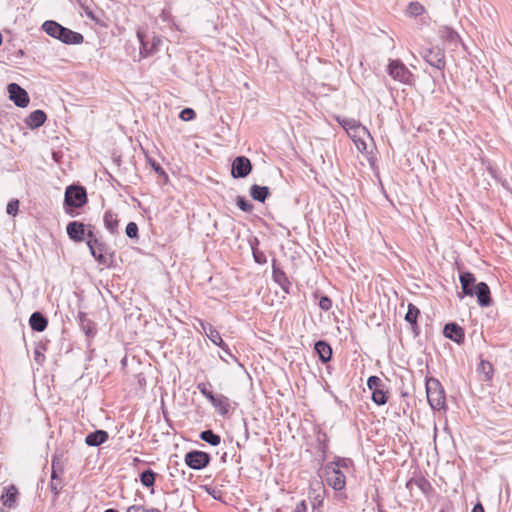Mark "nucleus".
Returning a JSON list of instances; mask_svg holds the SVG:
<instances>
[{"instance_id":"nucleus-25","label":"nucleus","mask_w":512,"mask_h":512,"mask_svg":"<svg viewBox=\"0 0 512 512\" xmlns=\"http://www.w3.org/2000/svg\"><path fill=\"white\" fill-rule=\"evenodd\" d=\"M210 403L214 406V408L221 414L225 415L229 411V399L224 395H214L213 398L209 400Z\"/></svg>"},{"instance_id":"nucleus-26","label":"nucleus","mask_w":512,"mask_h":512,"mask_svg":"<svg viewBox=\"0 0 512 512\" xmlns=\"http://www.w3.org/2000/svg\"><path fill=\"white\" fill-rule=\"evenodd\" d=\"M250 196L258 202L264 203L265 200L268 198L270 191L267 186H259L257 184H253L250 187Z\"/></svg>"},{"instance_id":"nucleus-17","label":"nucleus","mask_w":512,"mask_h":512,"mask_svg":"<svg viewBox=\"0 0 512 512\" xmlns=\"http://www.w3.org/2000/svg\"><path fill=\"white\" fill-rule=\"evenodd\" d=\"M18 490L14 485L5 488L4 493L1 495L0 500L3 506L13 508L17 503Z\"/></svg>"},{"instance_id":"nucleus-49","label":"nucleus","mask_w":512,"mask_h":512,"mask_svg":"<svg viewBox=\"0 0 512 512\" xmlns=\"http://www.w3.org/2000/svg\"><path fill=\"white\" fill-rule=\"evenodd\" d=\"M322 501H323V497L320 495V494H317L314 498H313V501H312V506L313 508H317L318 506H320L322 504Z\"/></svg>"},{"instance_id":"nucleus-48","label":"nucleus","mask_w":512,"mask_h":512,"mask_svg":"<svg viewBox=\"0 0 512 512\" xmlns=\"http://www.w3.org/2000/svg\"><path fill=\"white\" fill-rule=\"evenodd\" d=\"M416 484L424 493H426L427 488L430 487L429 482L424 478L417 480Z\"/></svg>"},{"instance_id":"nucleus-19","label":"nucleus","mask_w":512,"mask_h":512,"mask_svg":"<svg viewBox=\"0 0 512 512\" xmlns=\"http://www.w3.org/2000/svg\"><path fill=\"white\" fill-rule=\"evenodd\" d=\"M29 324L33 331L42 332L46 329L48 320L41 312H34L30 316Z\"/></svg>"},{"instance_id":"nucleus-52","label":"nucleus","mask_w":512,"mask_h":512,"mask_svg":"<svg viewBox=\"0 0 512 512\" xmlns=\"http://www.w3.org/2000/svg\"><path fill=\"white\" fill-rule=\"evenodd\" d=\"M85 14L88 18H90L92 20L95 19L93 12L88 7L85 8Z\"/></svg>"},{"instance_id":"nucleus-55","label":"nucleus","mask_w":512,"mask_h":512,"mask_svg":"<svg viewBox=\"0 0 512 512\" xmlns=\"http://www.w3.org/2000/svg\"><path fill=\"white\" fill-rule=\"evenodd\" d=\"M148 512H160L158 509H149Z\"/></svg>"},{"instance_id":"nucleus-4","label":"nucleus","mask_w":512,"mask_h":512,"mask_svg":"<svg viewBox=\"0 0 512 512\" xmlns=\"http://www.w3.org/2000/svg\"><path fill=\"white\" fill-rule=\"evenodd\" d=\"M336 121L343 127L349 137L369 136L368 129L354 118L337 116Z\"/></svg>"},{"instance_id":"nucleus-20","label":"nucleus","mask_w":512,"mask_h":512,"mask_svg":"<svg viewBox=\"0 0 512 512\" xmlns=\"http://www.w3.org/2000/svg\"><path fill=\"white\" fill-rule=\"evenodd\" d=\"M108 433L105 430H96L89 433L85 438V443L91 447H97L108 439Z\"/></svg>"},{"instance_id":"nucleus-45","label":"nucleus","mask_w":512,"mask_h":512,"mask_svg":"<svg viewBox=\"0 0 512 512\" xmlns=\"http://www.w3.org/2000/svg\"><path fill=\"white\" fill-rule=\"evenodd\" d=\"M61 488H62V486H61V479L60 478H58L57 480H52L51 479L50 489L54 493L55 496H57L59 494Z\"/></svg>"},{"instance_id":"nucleus-46","label":"nucleus","mask_w":512,"mask_h":512,"mask_svg":"<svg viewBox=\"0 0 512 512\" xmlns=\"http://www.w3.org/2000/svg\"><path fill=\"white\" fill-rule=\"evenodd\" d=\"M253 257H254L255 262L258 263V264L266 263V257H265V255L262 252L254 250L253 251Z\"/></svg>"},{"instance_id":"nucleus-14","label":"nucleus","mask_w":512,"mask_h":512,"mask_svg":"<svg viewBox=\"0 0 512 512\" xmlns=\"http://www.w3.org/2000/svg\"><path fill=\"white\" fill-rule=\"evenodd\" d=\"M474 296L477 297L478 304L481 307H487L491 304L490 288L485 282L475 285Z\"/></svg>"},{"instance_id":"nucleus-53","label":"nucleus","mask_w":512,"mask_h":512,"mask_svg":"<svg viewBox=\"0 0 512 512\" xmlns=\"http://www.w3.org/2000/svg\"><path fill=\"white\" fill-rule=\"evenodd\" d=\"M161 17L163 18V20H167L168 19V14L166 11H163L162 14H161Z\"/></svg>"},{"instance_id":"nucleus-37","label":"nucleus","mask_w":512,"mask_h":512,"mask_svg":"<svg viewBox=\"0 0 512 512\" xmlns=\"http://www.w3.org/2000/svg\"><path fill=\"white\" fill-rule=\"evenodd\" d=\"M63 473V467L60 464L56 458H53L52 460V472H51V478L52 480H57L60 478V475Z\"/></svg>"},{"instance_id":"nucleus-41","label":"nucleus","mask_w":512,"mask_h":512,"mask_svg":"<svg viewBox=\"0 0 512 512\" xmlns=\"http://www.w3.org/2000/svg\"><path fill=\"white\" fill-rule=\"evenodd\" d=\"M198 389L200 391V393L208 400L212 399L213 398V393L207 388V384L205 383H199L198 384Z\"/></svg>"},{"instance_id":"nucleus-30","label":"nucleus","mask_w":512,"mask_h":512,"mask_svg":"<svg viewBox=\"0 0 512 512\" xmlns=\"http://www.w3.org/2000/svg\"><path fill=\"white\" fill-rule=\"evenodd\" d=\"M419 314H420L419 309L414 304L410 303L408 305V310L405 315V320L414 326L417 324V318H418Z\"/></svg>"},{"instance_id":"nucleus-24","label":"nucleus","mask_w":512,"mask_h":512,"mask_svg":"<svg viewBox=\"0 0 512 512\" xmlns=\"http://www.w3.org/2000/svg\"><path fill=\"white\" fill-rule=\"evenodd\" d=\"M77 319L79 322V326L81 330L85 333L87 337H93L94 332V323L87 317L86 313L79 312L77 315Z\"/></svg>"},{"instance_id":"nucleus-27","label":"nucleus","mask_w":512,"mask_h":512,"mask_svg":"<svg viewBox=\"0 0 512 512\" xmlns=\"http://www.w3.org/2000/svg\"><path fill=\"white\" fill-rule=\"evenodd\" d=\"M104 225L106 229L115 234L118 231V219L117 215L112 211H106L103 217Z\"/></svg>"},{"instance_id":"nucleus-38","label":"nucleus","mask_w":512,"mask_h":512,"mask_svg":"<svg viewBox=\"0 0 512 512\" xmlns=\"http://www.w3.org/2000/svg\"><path fill=\"white\" fill-rule=\"evenodd\" d=\"M125 233L127 237L134 239L138 238V226L135 222H129L126 226Z\"/></svg>"},{"instance_id":"nucleus-42","label":"nucleus","mask_w":512,"mask_h":512,"mask_svg":"<svg viewBox=\"0 0 512 512\" xmlns=\"http://www.w3.org/2000/svg\"><path fill=\"white\" fill-rule=\"evenodd\" d=\"M353 142L355 143L357 149L360 151V152H363L366 150V142L364 141V136H360V137H350Z\"/></svg>"},{"instance_id":"nucleus-8","label":"nucleus","mask_w":512,"mask_h":512,"mask_svg":"<svg viewBox=\"0 0 512 512\" xmlns=\"http://www.w3.org/2000/svg\"><path fill=\"white\" fill-rule=\"evenodd\" d=\"M326 481L334 490L345 487V475L337 468V464H328L325 468Z\"/></svg>"},{"instance_id":"nucleus-6","label":"nucleus","mask_w":512,"mask_h":512,"mask_svg":"<svg viewBox=\"0 0 512 512\" xmlns=\"http://www.w3.org/2000/svg\"><path fill=\"white\" fill-rule=\"evenodd\" d=\"M210 455L203 451L193 450L185 455L186 465L193 470H201L209 465Z\"/></svg>"},{"instance_id":"nucleus-28","label":"nucleus","mask_w":512,"mask_h":512,"mask_svg":"<svg viewBox=\"0 0 512 512\" xmlns=\"http://www.w3.org/2000/svg\"><path fill=\"white\" fill-rule=\"evenodd\" d=\"M439 34L441 38L446 40L447 42L451 44H456L459 40V36L456 31H454L452 28L443 26L439 29Z\"/></svg>"},{"instance_id":"nucleus-36","label":"nucleus","mask_w":512,"mask_h":512,"mask_svg":"<svg viewBox=\"0 0 512 512\" xmlns=\"http://www.w3.org/2000/svg\"><path fill=\"white\" fill-rule=\"evenodd\" d=\"M367 386L371 391L384 388L382 380L377 376H370L367 380Z\"/></svg>"},{"instance_id":"nucleus-43","label":"nucleus","mask_w":512,"mask_h":512,"mask_svg":"<svg viewBox=\"0 0 512 512\" xmlns=\"http://www.w3.org/2000/svg\"><path fill=\"white\" fill-rule=\"evenodd\" d=\"M180 117L185 121L191 120L195 117V112L191 108H185L181 111Z\"/></svg>"},{"instance_id":"nucleus-40","label":"nucleus","mask_w":512,"mask_h":512,"mask_svg":"<svg viewBox=\"0 0 512 512\" xmlns=\"http://www.w3.org/2000/svg\"><path fill=\"white\" fill-rule=\"evenodd\" d=\"M319 307L324 311H329L332 307V300L328 296H322L319 300Z\"/></svg>"},{"instance_id":"nucleus-1","label":"nucleus","mask_w":512,"mask_h":512,"mask_svg":"<svg viewBox=\"0 0 512 512\" xmlns=\"http://www.w3.org/2000/svg\"><path fill=\"white\" fill-rule=\"evenodd\" d=\"M42 29L51 37L60 40L64 44H81L84 41L82 34L74 32L56 21L47 20L42 24Z\"/></svg>"},{"instance_id":"nucleus-23","label":"nucleus","mask_w":512,"mask_h":512,"mask_svg":"<svg viewBox=\"0 0 512 512\" xmlns=\"http://www.w3.org/2000/svg\"><path fill=\"white\" fill-rule=\"evenodd\" d=\"M315 351L317 352L320 360L323 362V363H327L328 361L331 360L332 358V349L330 347V345L325 342V341H317L315 343Z\"/></svg>"},{"instance_id":"nucleus-34","label":"nucleus","mask_w":512,"mask_h":512,"mask_svg":"<svg viewBox=\"0 0 512 512\" xmlns=\"http://www.w3.org/2000/svg\"><path fill=\"white\" fill-rule=\"evenodd\" d=\"M85 229V238H87L86 244L89 249H92L94 245L97 243L98 238L94 234L93 227L91 225L86 226Z\"/></svg>"},{"instance_id":"nucleus-3","label":"nucleus","mask_w":512,"mask_h":512,"mask_svg":"<svg viewBox=\"0 0 512 512\" xmlns=\"http://www.w3.org/2000/svg\"><path fill=\"white\" fill-rule=\"evenodd\" d=\"M87 202L85 188L77 185H70L66 188L64 204L71 208H80Z\"/></svg>"},{"instance_id":"nucleus-5","label":"nucleus","mask_w":512,"mask_h":512,"mask_svg":"<svg viewBox=\"0 0 512 512\" xmlns=\"http://www.w3.org/2000/svg\"><path fill=\"white\" fill-rule=\"evenodd\" d=\"M388 74L396 81L404 84H409L412 73L400 60H391L388 64Z\"/></svg>"},{"instance_id":"nucleus-32","label":"nucleus","mask_w":512,"mask_h":512,"mask_svg":"<svg viewBox=\"0 0 512 512\" xmlns=\"http://www.w3.org/2000/svg\"><path fill=\"white\" fill-rule=\"evenodd\" d=\"M424 6L419 2H410L407 7V14L409 16H419L424 13Z\"/></svg>"},{"instance_id":"nucleus-33","label":"nucleus","mask_w":512,"mask_h":512,"mask_svg":"<svg viewBox=\"0 0 512 512\" xmlns=\"http://www.w3.org/2000/svg\"><path fill=\"white\" fill-rule=\"evenodd\" d=\"M372 401L377 405H384L387 402V395L383 388L372 391Z\"/></svg>"},{"instance_id":"nucleus-56","label":"nucleus","mask_w":512,"mask_h":512,"mask_svg":"<svg viewBox=\"0 0 512 512\" xmlns=\"http://www.w3.org/2000/svg\"><path fill=\"white\" fill-rule=\"evenodd\" d=\"M66 213L70 214L71 216H73L72 212H70L69 210H66Z\"/></svg>"},{"instance_id":"nucleus-22","label":"nucleus","mask_w":512,"mask_h":512,"mask_svg":"<svg viewBox=\"0 0 512 512\" xmlns=\"http://www.w3.org/2000/svg\"><path fill=\"white\" fill-rule=\"evenodd\" d=\"M46 114L42 110H35L29 114L26 119V124L31 129H36L42 126L46 121Z\"/></svg>"},{"instance_id":"nucleus-16","label":"nucleus","mask_w":512,"mask_h":512,"mask_svg":"<svg viewBox=\"0 0 512 512\" xmlns=\"http://www.w3.org/2000/svg\"><path fill=\"white\" fill-rule=\"evenodd\" d=\"M462 291L465 295L474 296L476 278L470 272H464L460 275Z\"/></svg>"},{"instance_id":"nucleus-35","label":"nucleus","mask_w":512,"mask_h":512,"mask_svg":"<svg viewBox=\"0 0 512 512\" xmlns=\"http://www.w3.org/2000/svg\"><path fill=\"white\" fill-rule=\"evenodd\" d=\"M236 204L244 212H251L254 208L253 204L243 196L236 197Z\"/></svg>"},{"instance_id":"nucleus-15","label":"nucleus","mask_w":512,"mask_h":512,"mask_svg":"<svg viewBox=\"0 0 512 512\" xmlns=\"http://www.w3.org/2000/svg\"><path fill=\"white\" fill-rule=\"evenodd\" d=\"M444 336L451 339L452 341L460 344L464 341V330L461 326L456 323H448L443 329Z\"/></svg>"},{"instance_id":"nucleus-54","label":"nucleus","mask_w":512,"mask_h":512,"mask_svg":"<svg viewBox=\"0 0 512 512\" xmlns=\"http://www.w3.org/2000/svg\"><path fill=\"white\" fill-rule=\"evenodd\" d=\"M104 512H118V511H117V510H115V509H107V510H105Z\"/></svg>"},{"instance_id":"nucleus-11","label":"nucleus","mask_w":512,"mask_h":512,"mask_svg":"<svg viewBox=\"0 0 512 512\" xmlns=\"http://www.w3.org/2000/svg\"><path fill=\"white\" fill-rule=\"evenodd\" d=\"M423 58L431 66L441 70L445 67V53L444 50L436 47L429 48L423 52Z\"/></svg>"},{"instance_id":"nucleus-10","label":"nucleus","mask_w":512,"mask_h":512,"mask_svg":"<svg viewBox=\"0 0 512 512\" xmlns=\"http://www.w3.org/2000/svg\"><path fill=\"white\" fill-rule=\"evenodd\" d=\"M9 98L14 104L20 108H25L29 104V96L25 89L17 83H10L8 85Z\"/></svg>"},{"instance_id":"nucleus-9","label":"nucleus","mask_w":512,"mask_h":512,"mask_svg":"<svg viewBox=\"0 0 512 512\" xmlns=\"http://www.w3.org/2000/svg\"><path fill=\"white\" fill-rule=\"evenodd\" d=\"M252 170L251 161L245 156H237L231 165V175L233 178H245Z\"/></svg>"},{"instance_id":"nucleus-21","label":"nucleus","mask_w":512,"mask_h":512,"mask_svg":"<svg viewBox=\"0 0 512 512\" xmlns=\"http://www.w3.org/2000/svg\"><path fill=\"white\" fill-rule=\"evenodd\" d=\"M89 251L99 264H107V257L105 256L107 253V245L104 242L98 239L97 243L92 249H89Z\"/></svg>"},{"instance_id":"nucleus-29","label":"nucleus","mask_w":512,"mask_h":512,"mask_svg":"<svg viewBox=\"0 0 512 512\" xmlns=\"http://www.w3.org/2000/svg\"><path fill=\"white\" fill-rule=\"evenodd\" d=\"M200 439L207 442L212 446H217L221 442L219 435L215 434L212 430H204L200 433Z\"/></svg>"},{"instance_id":"nucleus-39","label":"nucleus","mask_w":512,"mask_h":512,"mask_svg":"<svg viewBox=\"0 0 512 512\" xmlns=\"http://www.w3.org/2000/svg\"><path fill=\"white\" fill-rule=\"evenodd\" d=\"M19 209V201L17 199H13L8 202L6 212L9 215L15 216Z\"/></svg>"},{"instance_id":"nucleus-13","label":"nucleus","mask_w":512,"mask_h":512,"mask_svg":"<svg viewBox=\"0 0 512 512\" xmlns=\"http://www.w3.org/2000/svg\"><path fill=\"white\" fill-rule=\"evenodd\" d=\"M86 225L79 221L69 222L66 227L68 237L74 242H82L85 240Z\"/></svg>"},{"instance_id":"nucleus-44","label":"nucleus","mask_w":512,"mask_h":512,"mask_svg":"<svg viewBox=\"0 0 512 512\" xmlns=\"http://www.w3.org/2000/svg\"><path fill=\"white\" fill-rule=\"evenodd\" d=\"M148 162L151 165L152 169L158 174V175H166L164 169L161 167V165L156 162L155 160L148 158Z\"/></svg>"},{"instance_id":"nucleus-47","label":"nucleus","mask_w":512,"mask_h":512,"mask_svg":"<svg viewBox=\"0 0 512 512\" xmlns=\"http://www.w3.org/2000/svg\"><path fill=\"white\" fill-rule=\"evenodd\" d=\"M307 510V502L305 500H302L299 503H297L294 512H307Z\"/></svg>"},{"instance_id":"nucleus-50","label":"nucleus","mask_w":512,"mask_h":512,"mask_svg":"<svg viewBox=\"0 0 512 512\" xmlns=\"http://www.w3.org/2000/svg\"><path fill=\"white\" fill-rule=\"evenodd\" d=\"M127 512H148V509H145L142 506L133 505L127 509Z\"/></svg>"},{"instance_id":"nucleus-18","label":"nucleus","mask_w":512,"mask_h":512,"mask_svg":"<svg viewBox=\"0 0 512 512\" xmlns=\"http://www.w3.org/2000/svg\"><path fill=\"white\" fill-rule=\"evenodd\" d=\"M272 277L273 280L285 291L288 292L290 282L283 270H281L276 263V260H273L272 263Z\"/></svg>"},{"instance_id":"nucleus-2","label":"nucleus","mask_w":512,"mask_h":512,"mask_svg":"<svg viewBox=\"0 0 512 512\" xmlns=\"http://www.w3.org/2000/svg\"><path fill=\"white\" fill-rule=\"evenodd\" d=\"M427 400L434 410H440L445 406V394L437 379H430L426 383Z\"/></svg>"},{"instance_id":"nucleus-51","label":"nucleus","mask_w":512,"mask_h":512,"mask_svg":"<svg viewBox=\"0 0 512 512\" xmlns=\"http://www.w3.org/2000/svg\"><path fill=\"white\" fill-rule=\"evenodd\" d=\"M472 512H485V511H484V508H483L482 504L481 503H477L473 507Z\"/></svg>"},{"instance_id":"nucleus-7","label":"nucleus","mask_w":512,"mask_h":512,"mask_svg":"<svg viewBox=\"0 0 512 512\" xmlns=\"http://www.w3.org/2000/svg\"><path fill=\"white\" fill-rule=\"evenodd\" d=\"M137 38L140 42V55L141 58H146L152 55L155 51L158 50V47L161 43L160 37L153 35L152 40L149 41L147 36L142 30H137Z\"/></svg>"},{"instance_id":"nucleus-12","label":"nucleus","mask_w":512,"mask_h":512,"mask_svg":"<svg viewBox=\"0 0 512 512\" xmlns=\"http://www.w3.org/2000/svg\"><path fill=\"white\" fill-rule=\"evenodd\" d=\"M198 322L202 332L207 336V338L212 343L220 347L223 351L229 353V348L227 344L222 340L219 332L210 323L204 322L202 320H199Z\"/></svg>"},{"instance_id":"nucleus-31","label":"nucleus","mask_w":512,"mask_h":512,"mask_svg":"<svg viewBox=\"0 0 512 512\" xmlns=\"http://www.w3.org/2000/svg\"><path fill=\"white\" fill-rule=\"evenodd\" d=\"M140 481L145 487H152L155 483V473L151 469L144 470L140 474Z\"/></svg>"}]
</instances>
